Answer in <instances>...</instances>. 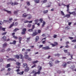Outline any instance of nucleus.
Segmentation results:
<instances>
[{"label":"nucleus","mask_w":76,"mask_h":76,"mask_svg":"<svg viewBox=\"0 0 76 76\" xmlns=\"http://www.w3.org/2000/svg\"><path fill=\"white\" fill-rule=\"evenodd\" d=\"M62 5H63V6H66L67 10H66V11L67 12L69 13V7H70V4H68L67 5H66L65 4H62Z\"/></svg>","instance_id":"nucleus-1"},{"label":"nucleus","mask_w":76,"mask_h":76,"mask_svg":"<svg viewBox=\"0 0 76 76\" xmlns=\"http://www.w3.org/2000/svg\"><path fill=\"white\" fill-rule=\"evenodd\" d=\"M51 48H50L49 46H47L45 47H42V49L44 50H50Z\"/></svg>","instance_id":"nucleus-2"},{"label":"nucleus","mask_w":76,"mask_h":76,"mask_svg":"<svg viewBox=\"0 0 76 76\" xmlns=\"http://www.w3.org/2000/svg\"><path fill=\"white\" fill-rule=\"evenodd\" d=\"M22 31H23L21 32V35H25V32L26 31V28H23Z\"/></svg>","instance_id":"nucleus-3"},{"label":"nucleus","mask_w":76,"mask_h":76,"mask_svg":"<svg viewBox=\"0 0 76 76\" xmlns=\"http://www.w3.org/2000/svg\"><path fill=\"white\" fill-rule=\"evenodd\" d=\"M42 70V67H40L38 69V71L37 72V75H39L41 74V72L40 71Z\"/></svg>","instance_id":"nucleus-4"},{"label":"nucleus","mask_w":76,"mask_h":76,"mask_svg":"<svg viewBox=\"0 0 76 76\" xmlns=\"http://www.w3.org/2000/svg\"><path fill=\"white\" fill-rule=\"evenodd\" d=\"M8 61H14L15 62H16V60H15L13 58H10L7 60Z\"/></svg>","instance_id":"nucleus-5"},{"label":"nucleus","mask_w":76,"mask_h":76,"mask_svg":"<svg viewBox=\"0 0 76 76\" xmlns=\"http://www.w3.org/2000/svg\"><path fill=\"white\" fill-rule=\"evenodd\" d=\"M69 13L70 15H73L74 16H76V13L75 11L72 12H69Z\"/></svg>","instance_id":"nucleus-6"},{"label":"nucleus","mask_w":76,"mask_h":76,"mask_svg":"<svg viewBox=\"0 0 76 76\" xmlns=\"http://www.w3.org/2000/svg\"><path fill=\"white\" fill-rule=\"evenodd\" d=\"M70 17V15L69 14H66L64 15L63 18H69Z\"/></svg>","instance_id":"nucleus-7"},{"label":"nucleus","mask_w":76,"mask_h":76,"mask_svg":"<svg viewBox=\"0 0 76 76\" xmlns=\"http://www.w3.org/2000/svg\"><path fill=\"white\" fill-rule=\"evenodd\" d=\"M28 54V52H26L25 53V57L26 59L28 58V55H27Z\"/></svg>","instance_id":"nucleus-8"},{"label":"nucleus","mask_w":76,"mask_h":76,"mask_svg":"<svg viewBox=\"0 0 76 76\" xmlns=\"http://www.w3.org/2000/svg\"><path fill=\"white\" fill-rule=\"evenodd\" d=\"M28 16V14H27L26 13H24L22 17L23 18H26Z\"/></svg>","instance_id":"nucleus-9"},{"label":"nucleus","mask_w":76,"mask_h":76,"mask_svg":"<svg viewBox=\"0 0 76 76\" xmlns=\"http://www.w3.org/2000/svg\"><path fill=\"white\" fill-rule=\"evenodd\" d=\"M23 67L25 68H28V65L26 64H23Z\"/></svg>","instance_id":"nucleus-10"},{"label":"nucleus","mask_w":76,"mask_h":76,"mask_svg":"<svg viewBox=\"0 0 76 76\" xmlns=\"http://www.w3.org/2000/svg\"><path fill=\"white\" fill-rule=\"evenodd\" d=\"M63 64H63L62 66H63L64 67V68H66V67H67V63H66V62H64Z\"/></svg>","instance_id":"nucleus-11"},{"label":"nucleus","mask_w":76,"mask_h":76,"mask_svg":"<svg viewBox=\"0 0 76 76\" xmlns=\"http://www.w3.org/2000/svg\"><path fill=\"white\" fill-rule=\"evenodd\" d=\"M1 39H2V40L4 41H6V37L4 36L1 38Z\"/></svg>","instance_id":"nucleus-12"},{"label":"nucleus","mask_w":76,"mask_h":76,"mask_svg":"<svg viewBox=\"0 0 76 76\" xmlns=\"http://www.w3.org/2000/svg\"><path fill=\"white\" fill-rule=\"evenodd\" d=\"M7 45V43L5 42L4 43V44L3 45V48H5L6 46Z\"/></svg>","instance_id":"nucleus-13"},{"label":"nucleus","mask_w":76,"mask_h":76,"mask_svg":"<svg viewBox=\"0 0 76 76\" xmlns=\"http://www.w3.org/2000/svg\"><path fill=\"white\" fill-rule=\"evenodd\" d=\"M4 11H5V12H7L8 13H9V14H10V13H12V12H11V11H8L6 10H4Z\"/></svg>","instance_id":"nucleus-14"},{"label":"nucleus","mask_w":76,"mask_h":76,"mask_svg":"<svg viewBox=\"0 0 76 76\" xmlns=\"http://www.w3.org/2000/svg\"><path fill=\"white\" fill-rule=\"evenodd\" d=\"M23 73H24V71H22V72H18L17 73V74L20 75H23Z\"/></svg>","instance_id":"nucleus-15"},{"label":"nucleus","mask_w":76,"mask_h":76,"mask_svg":"<svg viewBox=\"0 0 76 76\" xmlns=\"http://www.w3.org/2000/svg\"><path fill=\"white\" fill-rule=\"evenodd\" d=\"M38 34V33L37 32H34L32 34V36L33 37H34V36H35V35H37Z\"/></svg>","instance_id":"nucleus-16"},{"label":"nucleus","mask_w":76,"mask_h":76,"mask_svg":"<svg viewBox=\"0 0 76 76\" xmlns=\"http://www.w3.org/2000/svg\"><path fill=\"white\" fill-rule=\"evenodd\" d=\"M49 64L50 67H52V66H53V63L51 61H50L49 62Z\"/></svg>","instance_id":"nucleus-17"},{"label":"nucleus","mask_w":76,"mask_h":76,"mask_svg":"<svg viewBox=\"0 0 76 76\" xmlns=\"http://www.w3.org/2000/svg\"><path fill=\"white\" fill-rule=\"evenodd\" d=\"M15 58H17V59H19V56L18 55H16L15 56Z\"/></svg>","instance_id":"nucleus-18"},{"label":"nucleus","mask_w":76,"mask_h":76,"mask_svg":"<svg viewBox=\"0 0 76 76\" xmlns=\"http://www.w3.org/2000/svg\"><path fill=\"white\" fill-rule=\"evenodd\" d=\"M16 64L17 66H20V63L18 62H17L16 63Z\"/></svg>","instance_id":"nucleus-19"},{"label":"nucleus","mask_w":76,"mask_h":76,"mask_svg":"<svg viewBox=\"0 0 76 76\" xmlns=\"http://www.w3.org/2000/svg\"><path fill=\"white\" fill-rule=\"evenodd\" d=\"M45 25V22L44 21H43L42 26V27H44Z\"/></svg>","instance_id":"nucleus-20"},{"label":"nucleus","mask_w":76,"mask_h":76,"mask_svg":"<svg viewBox=\"0 0 76 76\" xmlns=\"http://www.w3.org/2000/svg\"><path fill=\"white\" fill-rule=\"evenodd\" d=\"M38 61L36 60V61H34L32 62V64H35V63H38Z\"/></svg>","instance_id":"nucleus-21"},{"label":"nucleus","mask_w":76,"mask_h":76,"mask_svg":"<svg viewBox=\"0 0 76 76\" xmlns=\"http://www.w3.org/2000/svg\"><path fill=\"white\" fill-rule=\"evenodd\" d=\"M29 70V68H26L24 71L25 72H28Z\"/></svg>","instance_id":"nucleus-22"},{"label":"nucleus","mask_w":76,"mask_h":76,"mask_svg":"<svg viewBox=\"0 0 76 76\" xmlns=\"http://www.w3.org/2000/svg\"><path fill=\"white\" fill-rule=\"evenodd\" d=\"M38 39H39V37L38 36L36 37L35 39L36 42H37V41H38Z\"/></svg>","instance_id":"nucleus-23"},{"label":"nucleus","mask_w":76,"mask_h":76,"mask_svg":"<svg viewBox=\"0 0 76 76\" xmlns=\"http://www.w3.org/2000/svg\"><path fill=\"white\" fill-rule=\"evenodd\" d=\"M20 29L18 28H15L14 30H13V32H15L17 31H19Z\"/></svg>","instance_id":"nucleus-24"},{"label":"nucleus","mask_w":76,"mask_h":76,"mask_svg":"<svg viewBox=\"0 0 76 76\" xmlns=\"http://www.w3.org/2000/svg\"><path fill=\"white\" fill-rule=\"evenodd\" d=\"M48 10H44L43 11V13H44V14H46V13H48Z\"/></svg>","instance_id":"nucleus-25"},{"label":"nucleus","mask_w":76,"mask_h":76,"mask_svg":"<svg viewBox=\"0 0 76 76\" xmlns=\"http://www.w3.org/2000/svg\"><path fill=\"white\" fill-rule=\"evenodd\" d=\"M18 4H19L17 2H15L14 3H12V6H14V5H17Z\"/></svg>","instance_id":"nucleus-26"},{"label":"nucleus","mask_w":76,"mask_h":76,"mask_svg":"<svg viewBox=\"0 0 76 76\" xmlns=\"http://www.w3.org/2000/svg\"><path fill=\"white\" fill-rule=\"evenodd\" d=\"M19 56H20V58H21V59H23V55H22V54H20L19 55Z\"/></svg>","instance_id":"nucleus-27"},{"label":"nucleus","mask_w":76,"mask_h":76,"mask_svg":"<svg viewBox=\"0 0 76 76\" xmlns=\"http://www.w3.org/2000/svg\"><path fill=\"white\" fill-rule=\"evenodd\" d=\"M70 29V27L69 26H67L65 27V29L66 30H69V29Z\"/></svg>","instance_id":"nucleus-28"},{"label":"nucleus","mask_w":76,"mask_h":76,"mask_svg":"<svg viewBox=\"0 0 76 76\" xmlns=\"http://www.w3.org/2000/svg\"><path fill=\"white\" fill-rule=\"evenodd\" d=\"M14 22L12 24L10 25V26L9 27V28H11L13 26V25H14Z\"/></svg>","instance_id":"nucleus-29"},{"label":"nucleus","mask_w":76,"mask_h":76,"mask_svg":"<svg viewBox=\"0 0 76 76\" xmlns=\"http://www.w3.org/2000/svg\"><path fill=\"white\" fill-rule=\"evenodd\" d=\"M10 67V64H9L7 65L6 68H8V67Z\"/></svg>","instance_id":"nucleus-30"},{"label":"nucleus","mask_w":76,"mask_h":76,"mask_svg":"<svg viewBox=\"0 0 76 76\" xmlns=\"http://www.w3.org/2000/svg\"><path fill=\"white\" fill-rule=\"evenodd\" d=\"M12 20H13V19H12V18H10L9 19V20L8 21V22H9V23H10V22H11V21H12Z\"/></svg>","instance_id":"nucleus-31"},{"label":"nucleus","mask_w":76,"mask_h":76,"mask_svg":"<svg viewBox=\"0 0 76 76\" xmlns=\"http://www.w3.org/2000/svg\"><path fill=\"white\" fill-rule=\"evenodd\" d=\"M39 0H34V1L36 3H39Z\"/></svg>","instance_id":"nucleus-32"},{"label":"nucleus","mask_w":76,"mask_h":76,"mask_svg":"<svg viewBox=\"0 0 76 76\" xmlns=\"http://www.w3.org/2000/svg\"><path fill=\"white\" fill-rule=\"evenodd\" d=\"M13 38H14L15 39H17L18 38V37H17L15 36H13Z\"/></svg>","instance_id":"nucleus-33"},{"label":"nucleus","mask_w":76,"mask_h":76,"mask_svg":"<svg viewBox=\"0 0 76 76\" xmlns=\"http://www.w3.org/2000/svg\"><path fill=\"white\" fill-rule=\"evenodd\" d=\"M19 11L18 10L17 11H15L14 12V15H18V11Z\"/></svg>","instance_id":"nucleus-34"},{"label":"nucleus","mask_w":76,"mask_h":76,"mask_svg":"<svg viewBox=\"0 0 76 76\" xmlns=\"http://www.w3.org/2000/svg\"><path fill=\"white\" fill-rule=\"evenodd\" d=\"M34 21L35 22V24H37V23H38V21H39V20H34Z\"/></svg>","instance_id":"nucleus-35"},{"label":"nucleus","mask_w":76,"mask_h":76,"mask_svg":"<svg viewBox=\"0 0 76 76\" xmlns=\"http://www.w3.org/2000/svg\"><path fill=\"white\" fill-rule=\"evenodd\" d=\"M12 3L13 2H8L7 3V4H11V5H12Z\"/></svg>","instance_id":"nucleus-36"},{"label":"nucleus","mask_w":76,"mask_h":76,"mask_svg":"<svg viewBox=\"0 0 76 76\" xmlns=\"http://www.w3.org/2000/svg\"><path fill=\"white\" fill-rule=\"evenodd\" d=\"M61 12L62 16H64L65 15L64 13V12H63V11H61Z\"/></svg>","instance_id":"nucleus-37"},{"label":"nucleus","mask_w":76,"mask_h":76,"mask_svg":"<svg viewBox=\"0 0 76 76\" xmlns=\"http://www.w3.org/2000/svg\"><path fill=\"white\" fill-rule=\"evenodd\" d=\"M41 23H42V21H43V19L42 18H40L39 20Z\"/></svg>","instance_id":"nucleus-38"},{"label":"nucleus","mask_w":76,"mask_h":76,"mask_svg":"<svg viewBox=\"0 0 76 76\" xmlns=\"http://www.w3.org/2000/svg\"><path fill=\"white\" fill-rule=\"evenodd\" d=\"M12 43H13V44L15 45V44H16V41L15 40H14L13 41Z\"/></svg>","instance_id":"nucleus-39"},{"label":"nucleus","mask_w":76,"mask_h":76,"mask_svg":"<svg viewBox=\"0 0 76 76\" xmlns=\"http://www.w3.org/2000/svg\"><path fill=\"white\" fill-rule=\"evenodd\" d=\"M6 34H7V32H5L3 33L2 34V35H6Z\"/></svg>","instance_id":"nucleus-40"},{"label":"nucleus","mask_w":76,"mask_h":76,"mask_svg":"<svg viewBox=\"0 0 76 76\" xmlns=\"http://www.w3.org/2000/svg\"><path fill=\"white\" fill-rule=\"evenodd\" d=\"M4 51H5V50H4V49L1 50L0 52L1 53H3V52H4Z\"/></svg>","instance_id":"nucleus-41"},{"label":"nucleus","mask_w":76,"mask_h":76,"mask_svg":"<svg viewBox=\"0 0 76 76\" xmlns=\"http://www.w3.org/2000/svg\"><path fill=\"white\" fill-rule=\"evenodd\" d=\"M57 36L56 34H54L53 36V37L54 38H56Z\"/></svg>","instance_id":"nucleus-42"},{"label":"nucleus","mask_w":76,"mask_h":76,"mask_svg":"<svg viewBox=\"0 0 76 76\" xmlns=\"http://www.w3.org/2000/svg\"><path fill=\"white\" fill-rule=\"evenodd\" d=\"M22 38L21 37H19L18 38V39L19 41H22Z\"/></svg>","instance_id":"nucleus-43"},{"label":"nucleus","mask_w":76,"mask_h":76,"mask_svg":"<svg viewBox=\"0 0 76 76\" xmlns=\"http://www.w3.org/2000/svg\"><path fill=\"white\" fill-rule=\"evenodd\" d=\"M37 66V65L35 64H34L33 66H31V68H34V67H35Z\"/></svg>","instance_id":"nucleus-44"},{"label":"nucleus","mask_w":76,"mask_h":76,"mask_svg":"<svg viewBox=\"0 0 76 76\" xmlns=\"http://www.w3.org/2000/svg\"><path fill=\"white\" fill-rule=\"evenodd\" d=\"M57 73H59V74H60V73H61V71L58 70L57 71Z\"/></svg>","instance_id":"nucleus-45"},{"label":"nucleus","mask_w":76,"mask_h":76,"mask_svg":"<svg viewBox=\"0 0 76 76\" xmlns=\"http://www.w3.org/2000/svg\"><path fill=\"white\" fill-rule=\"evenodd\" d=\"M60 61H58V60H56L55 62V64H56V63H60Z\"/></svg>","instance_id":"nucleus-46"},{"label":"nucleus","mask_w":76,"mask_h":76,"mask_svg":"<svg viewBox=\"0 0 76 76\" xmlns=\"http://www.w3.org/2000/svg\"><path fill=\"white\" fill-rule=\"evenodd\" d=\"M6 28H2V30L3 31H6Z\"/></svg>","instance_id":"nucleus-47"},{"label":"nucleus","mask_w":76,"mask_h":76,"mask_svg":"<svg viewBox=\"0 0 76 76\" xmlns=\"http://www.w3.org/2000/svg\"><path fill=\"white\" fill-rule=\"evenodd\" d=\"M37 31L38 34H40V33H41V30H38Z\"/></svg>","instance_id":"nucleus-48"},{"label":"nucleus","mask_w":76,"mask_h":76,"mask_svg":"<svg viewBox=\"0 0 76 76\" xmlns=\"http://www.w3.org/2000/svg\"><path fill=\"white\" fill-rule=\"evenodd\" d=\"M29 19H31L32 18V16L30 14L29 15Z\"/></svg>","instance_id":"nucleus-49"},{"label":"nucleus","mask_w":76,"mask_h":76,"mask_svg":"<svg viewBox=\"0 0 76 76\" xmlns=\"http://www.w3.org/2000/svg\"><path fill=\"white\" fill-rule=\"evenodd\" d=\"M67 64H70V63H72V62L71 61H69L67 62Z\"/></svg>","instance_id":"nucleus-50"},{"label":"nucleus","mask_w":76,"mask_h":76,"mask_svg":"<svg viewBox=\"0 0 76 76\" xmlns=\"http://www.w3.org/2000/svg\"><path fill=\"white\" fill-rule=\"evenodd\" d=\"M32 31H33V29H29V32H32Z\"/></svg>","instance_id":"nucleus-51"},{"label":"nucleus","mask_w":76,"mask_h":76,"mask_svg":"<svg viewBox=\"0 0 76 76\" xmlns=\"http://www.w3.org/2000/svg\"><path fill=\"white\" fill-rule=\"evenodd\" d=\"M69 38L70 39H71V40L73 39V37H69Z\"/></svg>","instance_id":"nucleus-52"},{"label":"nucleus","mask_w":76,"mask_h":76,"mask_svg":"<svg viewBox=\"0 0 76 76\" xmlns=\"http://www.w3.org/2000/svg\"><path fill=\"white\" fill-rule=\"evenodd\" d=\"M64 51L65 53H67V50H64Z\"/></svg>","instance_id":"nucleus-53"},{"label":"nucleus","mask_w":76,"mask_h":76,"mask_svg":"<svg viewBox=\"0 0 76 76\" xmlns=\"http://www.w3.org/2000/svg\"><path fill=\"white\" fill-rule=\"evenodd\" d=\"M43 47V45H40L39 46V48H41V47Z\"/></svg>","instance_id":"nucleus-54"},{"label":"nucleus","mask_w":76,"mask_h":76,"mask_svg":"<svg viewBox=\"0 0 76 76\" xmlns=\"http://www.w3.org/2000/svg\"><path fill=\"white\" fill-rule=\"evenodd\" d=\"M8 22V20H4V23H6V22Z\"/></svg>","instance_id":"nucleus-55"},{"label":"nucleus","mask_w":76,"mask_h":76,"mask_svg":"<svg viewBox=\"0 0 76 76\" xmlns=\"http://www.w3.org/2000/svg\"><path fill=\"white\" fill-rule=\"evenodd\" d=\"M75 65H73V66H71V68L72 69H75Z\"/></svg>","instance_id":"nucleus-56"},{"label":"nucleus","mask_w":76,"mask_h":76,"mask_svg":"<svg viewBox=\"0 0 76 76\" xmlns=\"http://www.w3.org/2000/svg\"><path fill=\"white\" fill-rule=\"evenodd\" d=\"M5 69L4 68H3L1 70V72H3V70H4Z\"/></svg>","instance_id":"nucleus-57"},{"label":"nucleus","mask_w":76,"mask_h":76,"mask_svg":"<svg viewBox=\"0 0 76 76\" xmlns=\"http://www.w3.org/2000/svg\"><path fill=\"white\" fill-rule=\"evenodd\" d=\"M11 70V68H8L7 69L8 72H10V71Z\"/></svg>","instance_id":"nucleus-58"},{"label":"nucleus","mask_w":76,"mask_h":76,"mask_svg":"<svg viewBox=\"0 0 76 76\" xmlns=\"http://www.w3.org/2000/svg\"><path fill=\"white\" fill-rule=\"evenodd\" d=\"M54 44L56 46V45H58V43H57V42H55Z\"/></svg>","instance_id":"nucleus-59"},{"label":"nucleus","mask_w":76,"mask_h":76,"mask_svg":"<svg viewBox=\"0 0 76 76\" xmlns=\"http://www.w3.org/2000/svg\"><path fill=\"white\" fill-rule=\"evenodd\" d=\"M24 23H28L29 22V21L27 20H26V21H24Z\"/></svg>","instance_id":"nucleus-60"},{"label":"nucleus","mask_w":76,"mask_h":76,"mask_svg":"<svg viewBox=\"0 0 76 76\" xmlns=\"http://www.w3.org/2000/svg\"><path fill=\"white\" fill-rule=\"evenodd\" d=\"M14 26H17L18 25V23L17 22H16L14 25Z\"/></svg>","instance_id":"nucleus-61"},{"label":"nucleus","mask_w":76,"mask_h":76,"mask_svg":"<svg viewBox=\"0 0 76 76\" xmlns=\"http://www.w3.org/2000/svg\"><path fill=\"white\" fill-rule=\"evenodd\" d=\"M72 42H76V39L73 40H72Z\"/></svg>","instance_id":"nucleus-62"},{"label":"nucleus","mask_w":76,"mask_h":76,"mask_svg":"<svg viewBox=\"0 0 76 76\" xmlns=\"http://www.w3.org/2000/svg\"><path fill=\"white\" fill-rule=\"evenodd\" d=\"M50 45H52V47H55V46H56V45L53 44H51Z\"/></svg>","instance_id":"nucleus-63"},{"label":"nucleus","mask_w":76,"mask_h":76,"mask_svg":"<svg viewBox=\"0 0 76 76\" xmlns=\"http://www.w3.org/2000/svg\"><path fill=\"white\" fill-rule=\"evenodd\" d=\"M3 59H0V62H3Z\"/></svg>","instance_id":"nucleus-64"}]
</instances>
